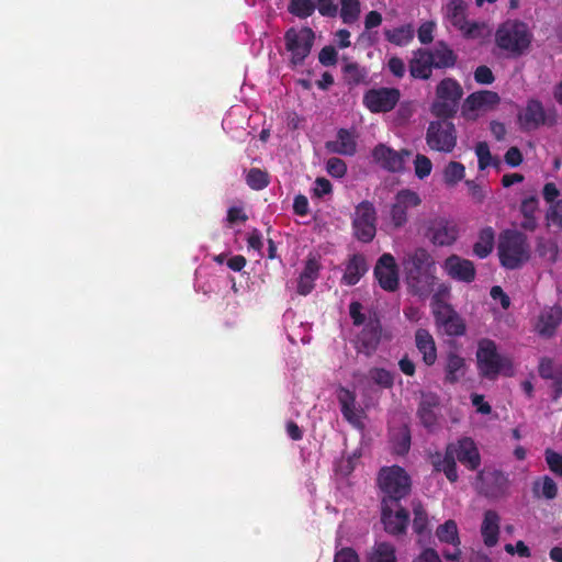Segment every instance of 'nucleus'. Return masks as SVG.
I'll return each mask as SVG.
<instances>
[{"label": "nucleus", "instance_id": "obj_1", "mask_svg": "<svg viewBox=\"0 0 562 562\" xmlns=\"http://www.w3.org/2000/svg\"><path fill=\"white\" fill-rule=\"evenodd\" d=\"M532 38L527 23L519 20H507L499 24L495 32L497 47L513 57L524 55L529 49Z\"/></svg>", "mask_w": 562, "mask_h": 562}, {"label": "nucleus", "instance_id": "obj_2", "mask_svg": "<svg viewBox=\"0 0 562 562\" xmlns=\"http://www.w3.org/2000/svg\"><path fill=\"white\" fill-rule=\"evenodd\" d=\"M376 481L381 491V506L398 505L411 493V477L400 465L382 468Z\"/></svg>", "mask_w": 562, "mask_h": 562}, {"label": "nucleus", "instance_id": "obj_3", "mask_svg": "<svg viewBox=\"0 0 562 562\" xmlns=\"http://www.w3.org/2000/svg\"><path fill=\"white\" fill-rule=\"evenodd\" d=\"M476 360L477 370L482 378L495 380L501 373L507 376L514 373L512 360L499 355L495 341L491 339L480 340Z\"/></svg>", "mask_w": 562, "mask_h": 562}, {"label": "nucleus", "instance_id": "obj_4", "mask_svg": "<svg viewBox=\"0 0 562 562\" xmlns=\"http://www.w3.org/2000/svg\"><path fill=\"white\" fill-rule=\"evenodd\" d=\"M498 256L506 269L519 268L530 257L527 236L515 229L504 231L499 236Z\"/></svg>", "mask_w": 562, "mask_h": 562}, {"label": "nucleus", "instance_id": "obj_5", "mask_svg": "<svg viewBox=\"0 0 562 562\" xmlns=\"http://www.w3.org/2000/svg\"><path fill=\"white\" fill-rule=\"evenodd\" d=\"M463 89L454 78H443L436 87V98L430 104V113L437 119H453L459 110Z\"/></svg>", "mask_w": 562, "mask_h": 562}, {"label": "nucleus", "instance_id": "obj_6", "mask_svg": "<svg viewBox=\"0 0 562 562\" xmlns=\"http://www.w3.org/2000/svg\"><path fill=\"white\" fill-rule=\"evenodd\" d=\"M452 119L430 121L425 134V140L430 150L450 154L458 142V131Z\"/></svg>", "mask_w": 562, "mask_h": 562}, {"label": "nucleus", "instance_id": "obj_7", "mask_svg": "<svg viewBox=\"0 0 562 562\" xmlns=\"http://www.w3.org/2000/svg\"><path fill=\"white\" fill-rule=\"evenodd\" d=\"M376 210L372 202L364 200L355 207L351 218L353 237L363 244L371 243L376 235Z\"/></svg>", "mask_w": 562, "mask_h": 562}, {"label": "nucleus", "instance_id": "obj_8", "mask_svg": "<svg viewBox=\"0 0 562 562\" xmlns=\"http://www.w3.org/2000/svg\"><path fill=\"white\" fill-rule=\"evenodd\" d=\"M315 34L311 27L296 30L289 29L284 34L285 48L290 53V63L292 66H299L304 63L311 54L314 45Z\"/></svg>", "mask_w": 562, "mask_h": 562}, {"label": "nucleus", "instance_id": "obj_9", "mask_svg": "<svg viewBox=\"0 0 562 562\" xmlns=\"http://www.w3.org/2000/svg\"><path fill=\"white\" fill-rule=\"evenodd\" d=\"M420 204L422 199L417 192L409 189L400 190L390 205L389 226L394 231L403 228L408 222V210Z\"/></svg>", "mask_w": 562, "mask_h": 562}, {"label": "nucleus", "instance_id": "obj_10", "mask_svg": "<svg viewBox=\"0 0 562 562\" xmlns=\"http://www.w3.org/2000/svg\"><path fill=\"white\" fill-rule=\"evenodd\" d=\"M509 488L508 474L497 469L485 468L476 474V490L487 498H502Z\"/></svg>", "mask_w": 562, "mask_h": 562}, {"label": "nucleus", "instance_id": "obj_11", "mask_svg": "<svg viewBox=\"0 0 562 562\" xmlns=\"http://www.w3.org/2000/svg\"><path fill=\"white\" fill-rule=\"evenodd\" d=\"M373 161L383 170L391 173H403L406 169V161L412 156V150L394 148L380 143L373 147L371 151Z\"/></svg>", "mask_w": 562, "mask_h": 562}, {"label": "nucleus", "instance_id": "obj_12", "mask_svg": "<svg viewBox=\"0 0 562 562\" xmlns=\"http://www.w3.org/2000/svg\"><path fill=\"white\" fill-rule=\"evenodd\" d=\"M401 92L397 88H372L363 94V105L371 113H386L398 103Z\"/></svg>", "mask_w": 562, "mask_h": 562}, {"label": "nucleus", "instance_id": "obj_13", "mask_svg": "<svg viewBox=\"0 0 562 562\" xmlns=\"http://www.w3.org/2000/svg\"><path fill=\"white\" fill-rule=\"evenodd\" d=\"M458 234L457 225L446 217L437 216L426 224L425 236L435 246H451L457 240Z\"/></svg>", "mask_w": 562, "mask_h": 562}, {"label": "nucleus", "instance_id": "obj_14", "mask_svg": "<svg viewBox=\"0 0 562 562\" xmlns=\"http://www.w3.org/2000/svg\"><path fill=\"white\" fill-rule=\"evenodd\" d=\"M381 522L386 533L393 537L404 536L409 524V513L401 503L381 506Z\"/></svg>", "mask_w": 562, "mask_h": 562}, {"label": "nucleus", "instance_id": "obj_15", "mask_svg": "<svg viewBox=\"0 0 562 562\" xmlns=\"http://www.w3.org/2000/svg\"><path fill=\"white\" fill-rule=\"evenodd\" d=\"M373 273L383 290L394 292L398 289V269L391 254L385 252L378 259Z\"/></svg>", "mask_w": 562, "mask_h": 562}, {"label": "nucleus", "instance_id": "obj_16", "mask_svg": "<svg viewBox=\"0 0 562 562\" xmlns=\"http://www.w3.org/2000/svg\"><path fill=\"white\" fill-rule=\"evenodd\" d=\"M453 457L469 471H476L481 465V454L475 441L471 437H461L448 443Z\"/></svg>", "mask_w": 562, "mask_h": 562}, {"label": "nucleus", "instance_id": "obj_17", "mask_svg": "<svg viewBox=\"0 0 562 562\" xmlns=\"http://www.w3.org/2000/svg\"><path fill=\"white\" fill-rule=\"evenodd\" d=\"M442 269L450 279L467 284L472 283L476 277L474 263L456 254L445 259Z\"/></svg>", "mask_w": 562, "mask_h": 562}, {"label": "nucleus", "instance_id": "obj_18", "mask_svg": "<svg viewBox=\"0 0 562 562\" xmlns=\"http://www.w3.org/2000/svg\"><path fill=\"white\" fill-rule=\"evenodd\" d=\"M501 102L497 92L481 90L469 94L462 104L461 114L465 120H475V112L481 109L494 108Z\"/></svg>", "mask_w": 562, "mask_h": 562}, {"label": "nucleus", "instance_id": "obj_19", "mask_svg": "<svg viewBox=\"0 0 562 562\" xmlns=\"http://www.w3.org/2000/svg\"><path fill=\"white\" fill-rule=\"evenodd\" d=\"M440 405V398L436 393L423 392L417 408V417L420 424L430 432L438 425L437 409Z\"/></svg>", "mask_w": 562, "mask_h": 562}, {"label": "nucleus", "instance_id": "obj_20", "mask_svg": "<svg viewBox=\"0 0 562 562\" xmlns=\"http://www.w3.org/2000/svg\"><path fill=\"white\" fill-rule=\"evenodd\" d=\"M382 337V325L376 314L370 316L359 335V351L371 356L378 349Z\"/></svg>", "mask_w": 562, "mask_h": 562}, {"label": "nucleus", "instance_id": "obj_21", "mask_svg": "<svg viewBox=\"0 0 562 562\" xmlns=\"http://www.w3.org/2000/svg\"><path fill=\"white\" fill-rule=\"evenodd\" d=\"M446 20L456 29L472 35L477 29L476 23L469 24L467 21V3L463 0H450L443 8Z\"/></svg>", "mask_w": 562, "mask_h": 562}, {"label": "nucleus", "instance_id": "obj_22", "mask_svg": "<svg viewBox=\"0 0 562 562\" xmlns=\"http://www.w3.org/2000/svg\"><path fill=\"white\" fill-rule=\"evenodd\" d=\"M562 323V307L559 305H554L551 307H546L541 311L537 324L536 331L539 336L544 338L552 337L557 328Z\"/></svg>", "mask_w": 562, "mask_h": 562}, {"label": "nucleus", "instance_id": "obj_23", "mask_svg": "<svg viewBox=\"0 0 562 562\" xmlns=\"http://www.w3.org/2000/svg\"><path fill=\"white\" fill-rule=\"evenodd\" d=\"M430 462L436 472H442L447 480L454 483L459 479L457 459L449 446H446L445 452H435L430 456Z\"/></svg>", "mask_w": 562, "mask_h": 562}, {"label": "nucleus", "instance_id": "obj_24", "mask_svg": "<svg viewBox=\"0 0 562 562\" xmlns=\"http://www.w3.org/2000/svg\"><path fill=\"white\" fill-rule=\"evenodd\" d=\"M408 70L414 79L428 80L432 75L430 49L418 48L414 50L413 57L408 63Z\"/></svg>", "mask_w": 562, "mask_h": 562}, {"label": "nucleus", "instance_id": "obj_25", "mask_svg": "<svg viewBox=\"0 0 562 562\" xmlns=\"http://www.w3.org/2000/svg\"><path fill=\"white\" fill-rule=\"evenodd\" d=\"M337 398L340 405V411L344 418L355 427L362 425L361 411L356 407V394L345 386L338 389Z\"/></svg>", "mask_w": 562, "mask_h": 562}, {"label": "nucleus", "instance_id": "obj_26", "mask_svg": "<svg viewBox=\"0 0 562 562\" xmlns=\"http://www.w3.org/2000/svg\"><path fill=\"white\" fill-rule=\"evenodd\" d=\"M327 151L342 156H353L357 153L355 135L346 128H339L335 140L325 143Z\"/></svg>", "mask_w": 562, "mask_h": 562}, {"label": "nucleus", "instance_id": "obj_27", "mask_svg": "<svg viewBox=\"0 0 562 562\" xmlns=\"http://www.w3.org/2000/svg\"><path fill=\"white\" fill-rule=\"evenodd\" d=\"M321 263L315 256H308L305 266L299 277L297 293L300 295L310 294L315 288V281L319 276Z\"/></svg>", "mask_w": 562, "mask_h": 562}, {"label": "nucleus", "instance_id": "obj_28", "mask_svg": "<svg viewBox=\"0 0 562 562\" xmlns=\"http://www.w3.org/2000/svg\"><path fill=\"white\" fill-rule=\"evenodd\" d=\"M435 280L434 270L419 273H406V281L411 292L419 297H426L432 292Z\"/></svg>", "mask_w": 562, "mask_h": 562}, {"label": "nucleus", "instance_id": "obj_29", "mask_svg": "<svg viewBox=\"0 0 562 562\" xmlns=\"http://www.w3.org/2000/svg\"><path fill=\"white\" fill-rule=\"evenodd\" d=\"M430 61L432 69H449L457 65L458 55L446 42L439 41L435 47L430 49Z\"/></svg>", "mask_w": 562, "mask_h": 562}, {"label": "nucleus", "instance_id": "obj_30", "mask_svg": "<svg viewBox=\"0 0 562 562\" xmlns=\"http://www.w3.org/2000/svg\"><path fill=\"white\" fill-rule=\"evenodd\" d=\"M415 345L423 356L426 366L435 364L437 360V347L432 335L425 328H418L415 333Z\"/></svg>", "mask_w": 562, "mask_h": 562}, {"label": "nucleus", "instance_id": "obj_31", "mask_svg": "<svg viewBox=\"0 0 562 562\" xmlns=\"http://www.w3.org/2000/svg\"><path fill=\"white\" fill-rule=\"evenodd\" d=\"M539 374L541 378L552 381V398L557 401L562 395V366L543 358L539 364Z\"/></svg>", "mask_w": 562, "mask_h": 562}, {"label": "nucleus", "instance_id": "obj_32", "mask_svg": "<svg viewBox=\"0 0 562 562\" xmlns=\"http://www.w3.org/2000/svg\"><path fill=\"white\" fill-rule=\"evenodd\" d=\"M367 271L368 265L366 257L362 254H353L346 265L341 281L346 285H356Z\"/></svg>", "mask_w": 562, "mask_h": 562}, {"label": "nucleus", "instance_id": "obj_33", "mask_svg": "<svg viewBox=\"0 0 562 562\" xmlns=\"http://www.w3.org/2000/svg\"><path fill=\"white\" fill-rule=\"evenodd\" d=\"M501 517L497 512L487 509L481 526V535L486 547H494L498 542Z\"/></svg>", "mask_w": 562, "mask_h": 562}, {"label": "nucleus", "instance_id": "obj_34", "mask_svg": "<svg viewBox=\"0 0 562 562\" xmlns=\"http://www.w3.org/2000/svg\"><path fill=\"white\" fill-rule=\"evenodd\" d=\"M525 128H537L546 123V112L539 100L531 99L527 102L524 114L520 117Z\"/></svg>", "mask_w": 562, "mask_h": 562}, {"label": "nucleus", "instance_id": "obj_35", "mask_svg": "<svg viewBox=\"0 0 562 562\" xmlns=\"http://www.w3.org/2000/svg\"><path fill=\"white\" fill-rule=\"evenodd\" d=\"M465 359L456 351H449L446 358L445 381L456 384L465 374Z\"/></svg>", "mask_w": 562, "mask_h": 562}, {"label": "nucleus", "instance_id": "obj_36", "mask_svg": "<svg viewBox=\"0 0 562 562\" xmlns=\"http://www.w3.org/2000/svg\"><path fill=\"white\" fill-rule=\"evenodd\" d=\"M435 270V261L425 248H417L408 256L406 273H419Z\"/></svg>", "mask_w": 562, "mask_h": 562}, {"label": "nucleus", "instance_id": "obj_37", "mask_svg": "<svg viewBox=\"0 0 562 562\" xmlns=\"http://www.w3.org/2000/svg\"><path fill=\"white\" fill-rule=\"evenodd\" d=\"M495 232L491 226L484 227L479 233V238L473 245V254L479 258H486L494 248Z\"/></svg>", "mask_w": 562, "mask_h": 562}, {"label": "nucleus", "instance_id": "obj_38", "mask_svg": "<svg viewBox=\"0 0 562 562\" xmlns=\"http://www.w3.org/2000/svg\"><path fill=\"white\" fill-rule=\"evenodd\" d=\"M532 494L537 498L553 499L557 497L558 486L550 476L544 475L533 481Z\"/></svg>", "mask_w": 562, "mask_h": 562}, {"label": "nucleus", "instance_id": "obj_39", "mask_svg": "<svg viewBox=\"0 0 562 562\" xmlns=\"http://www.w3.org/2000/svg\"><path fill=\"white\" fill-rule=\"evenodd\" d=\"M368 562H396L394 546L389 542L375 543L368 553Z\"/></svg>", "mask_w": 562, "mask_h": 562}, {"label": "nucleus", "instance_id": "obj_40", "mask_svg": "<svg viewBox=\"0 0 562 562\" xmlns=\"http://www.w3.org/2000/svg\"><path fill=\"white\" fill-rule=\"evenodd\" d=\"M384 35L390 43L396 46H406L414 38V29L411 24H405L393 30H385Z\"/></svg>", "mask_w": 562, "mask_h": 562}, {"label": "nucleus", "instance_id": "obj_41", "mask_svg": "<svg viewBox=\"0 0 562 562\" xmlns=\"http://www.w3.org/2000/svg\"><path fill=\"white\" fill-rule=\"evenodd\" d=\"M361 13L360 0H340L339 16L344 24L356 23Z\"/></svg>", "mask_w": 562, "mask_h": 562}, {"label": "nucleus", "instance_id": "obj_42", "mask_svg": "<svg viewBox=\"0 0 562 562\" xmlns=\"http://www.w3.org/2000/svg\"><path fill=\"white\" fill-rule=\"evenodd\" d=\"M437 538L448 544H461L457 522L448 519L442 525H439L436 530Z\"/></svg>", "mask_w": 562, "mask_h": 562}, {"label": "nucleus", "instance_id": "obj_43", "mask_svg": "<svg viewBox=\"0 0 562 562\" xmlns=\"http://www.w3.org/2000/svg\"><path fill=\"white\" fill-rule=\"evenodd\" d=\"M431 306L435 323L438 327H440L446 322V319H449L457 313L452 305L439 299L438 295L434 296Z\"/></svg>", "mask_w": 562, "mask_h": 562}, {"label": "nucleus", "instance_id": "obj_44", "mask_svg": "<svg viewBox=\"0 0 562 562\" xmlns=\"http://www.w3.org/2000/svg\"><path fill=\"white\" fill-rule=\"evenodd\" d=\"M475 155L477 157V166L480 170H485L493 166L498 168L501 161L497 157H493L486 142H479L475 146Z\"/></svg>", "mask_w": 562, "mask_h": 562}, {"label": "nucleus", "instance_id": "obj_45", "mask_svg": "<svg viewBox=\"0 0 562 562\" xmlns=\"http://www.w3.org/2000/svg\"><path fill=\"white\" fill-rule=\"evenodd\" d=\"M344 78L347 85L358 86L363 82L368 76L366 68L360 67L357 63H348L342 68Z\"/></svg>", "mask_w": 562, "mask_h": 562}, {"label": "nucleus", "instance_id": "obj_46", "mask_svg": "<svg viewBox=\"0 0 562 562\" xmlns=\"http://www.w3.org/2000/svg\"><path fill=\"white\" fill-rule=\"evenodd\" d=\"M413 514H414V519H413L414 532L417 533L418 536L427 535L429 532L428 514L420 503H416L413 505Z\"/></svg>", "mask_w": 562, "mask_h": 562}, {"label": "nucleus", "instance_id": "obj_47", "mask_svg": "<svg viewBox=\"0 0 562 562\" xmlns=\"http://www.w3.org/2000/svg\"><path fill=\"white\" fill-rule=\"evenodd\" d=\"M246 183L252 190H262L269 186V175L259 168H251L247 172Z\"/></svg>", "mask_w": 562, "mask_h": 562}, {"label": "nucleus", "instance_id": "obj_48", "mask_svg": "<svg viewBox=\"0 0 562 562\" xmlns=\"http://www.w3.org/2000/svg\"><path fill=\"white\" fill-rule=\"evenodd\" d=\"M288 9L291 14L306 19L314 13L316 4L314 0H291Z\"/></svg>", "mask_w": 562, "mask_h": 562}, {"label": "nucleus", "instance_id": "obj_49", "mask_svg": "<svg viewBox=\"0 0 562 562\" xmlns=\"http://www.w3.org/2000/svg\"><path fill=\"white\" fill-rule=\"evenodd\" d=\"M465 167L458 161H450L443 170V179L448 186H454L464 178Z\"/></svg>", "mask_w": 562, "mask_h": 562}, {"label": "nucleus", "instance_id": "obj_50", "mask_svg": "<svg viewBox=\"0 0 562 562\" xmlns=\"http://www.w3.org/2000/svg\"><path fill=\"white\" fill-rule=\"evenodd\" d=\"M369 378L379 386L383 389H391L394 385V375L391 371L384 368H371L369 370Z\"/></svg>", "mask_w": 562, "mask_h": 562}, {"label": "nucleus", "instance_id": "obj_51", "mask_svg": "<svg viewBox=\"0 0 562 562\" xmlns=\"http://www.w3.org/2000/svg\"><path fill=\"white\" fill-rule=\"evenodd\" d=\"M448 336H462L465 333V324L462 317L456 313L440 326Z\"/></svg>", "mask_w": 562, "mask_h": 562}, {"label": "nucleus", "instance_id": "obj_52", "mask_svg": "<svg viewBox=\"0 0 562 562\" xmlns=\"http://www.w3.org/2000/svg\"><path fill=\"white\" fill-rule=\"evenodd\" d=\"M548 227H555L558 232L562 231V200H558L550 205L546 213Z\"/></svg>", "mask_w": 562, "mask_h": 562}, {"label": "nucleus", "instance_id": "obj_53", "mask_svg": "<svg viewBox=\"0 0 562 562\" xmlns=\"http://www.w3.org/2000/svg\"><path fill=\"white\" fill-rule=\"evenodd\" d=\"M415 175L418 179L427 178L432 170L431 160L422 154H417L414 160Z\"/></svg>", "mask_w": 562, "mask_h": 562}, {"label": "nucleus", "instance_id": "obj_54", "mask_svg": "<svg viewBox=\"0 0 562 562\" xmlns=\"http://www.w3.org/2000/svg\"><path fill=\"white\" fill-rule=\"evenodd\" d=\"M326 170L334 178H342L347 173V165L342 159L331 157L326 161Z\"/></svg>", "mask_w": 562, "mask_h": 562}, {"label": "nucleus", "instance_id": "obj_55", "mask_svg": "<svg viewBox=\"0 0 562 562\" xmlns=\"http://www.w3.org/2000/svg\"><path fill=\"white\" fill-rule=\"evenodd\" d=\"M544 457L550 471L562 476V454L548 448L544 452Z\"/></svg>", "mask_w": 562, "mask_h": 562}, {"label": "nucleus", "instance_id": "obj_56", "mask_svg": "<svg viewBox=\"0 0 562 562\" xmlns=\"http://www.w3.org/2000/svg\"><path fill=\"white\" fill-rule=\"evenodd\" d=\"M474 80L479 85H491L495 80V76L490 67L482 65L474 70Z\"/></svg>", "mask_w": 562, "mask_h": 562}, {"label": "nucleus", "instance_id": "obj_57", "mask_svg": "<svg viewBox=\"0 0 562 562\" xmlns=\"http://www.w3.org/2000/svg\"><path fill=\"white\" fill-rule=\"evenodd\" d=\"M435 27L436 24L432 21H427L418 27L417 36L422 44H429L432 42Z\"/></svg>", "mask_w": 562, "mask_h": 562}, {"label": "nucleus", "instance_id": "obj_58", "mask_svg": "<svg viewBox=\"0 0 562 562\" xmlns=\"http://www.w3.org/2000/svg\"><path fill=\"white\" fill-rule=\"evenodd\" d=\"M318 60L323 66H334L337 63V52L334 46L328 45L321 49Z\"/></svg>", "mask_w": 562, "mask_h": 562}, {"label": "nucleus", "instance_id": "obj_59", "mask_svg": "<svg viewBox=\"0 0 562 562\" xmlns=\"http://www.w3.org/2000/svg\"><path fill=\"white\" fill-rule=\"evenodd\" d=\"M539 201L535 195L526 198L521 201L519 211L522 216H536Z\"/></svg>", "mask_w": 562, "mask_h": 562}, {"label": "nucleus", "instance_id": "obj_60", "mask_svg": "<svg viewBox=\"0 0 562 562\" xmlns=\"http://www.w3.org/2000/svg\"><path fill=\"white\" fill-rule=\"evenodd\" d=\"M387 69L394 77L401 79L405 75L406 66L402 58L397 56H392L387 60Z\"/></svg>", "mask_w": 562, "mask_h": 562}, {"label": "nucleus", "instance_id": "obj_61", "mask_svg": "<svg viewBox=\"0 0 562 562\" xmlns=\"http://www.w3.org/2000/svg\"><path fill=\"white\" fill-rule=\"evenodd\" d=\"M331 191L333 186L328 179L323 177L316 178L315 188L313 189L314 196L323 198L324 195L331 193Z\"/></svg>", "mask_w": 562, "mask_h": 562}, {"label": "nucleus", "instance_id": "obj_62", "mask_svg": "<svg viewBox=\"0 0 562 562\" xmlns=\"http://www.w3.org/2000/svg\"><path fill=\"white\" fill-rule=\"evenodd\" d=\"M318 12L323 16L335 18L338 13V7L333 0H318Z\"/></svg>", "mask_w": 562, "mask_h": 562}, {"label": "nucleus", "instance_id": "obj_63", "mask_svg": "<svg viewBox=\"0 0 562 562\" xmlns=\"http://www.w3.org/2000/svg\"><path fill=\"white\" fill-rule=\"evenodd\" d=\"M334 562H360V560L357 552L347 547L336 552Z\"/></svg>", "mask_w": 562, "mask_h": 562}, {"label": "nucleus", "instance_id": "obj_64", "mask_svg": "<svg viewBox=\"0 0 562 562\" xmlns=\"http://www.w3.org/2000/svg\"><path fill=\"white\" fill-rule=\"evenodd\" d=\"M413 562H441L439 554L435 549L427 548L423 550Z\"/></svg>", "mask_w": 562, "mask_h": 562}]
</instances>
